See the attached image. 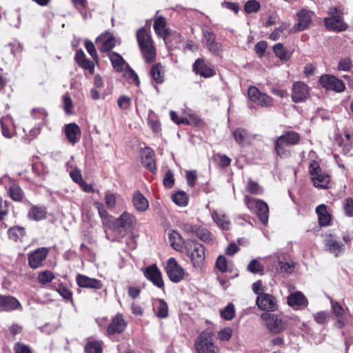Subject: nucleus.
I'll return each instance as SVG.
<instances>
[{
  "label": "nucleus",
  "mask_w": 353,
  "mask_h": 353,
  "mask_svg": "<svg viewBox=\"0 0 353 353\" xmlns=\"http://www.w3.org/2000/svg\"><path fill=\"white\" fill-rule=\"evenodd\" d=\"M136 38L144 60L147 63L154 61L156 50L148 30L145 27L139 29L136 33Z\"/></svg>",
  "instance_id": "nucleus-1"
},
{
  "label": "nucleus",
  "mask_w": 353,
  "mask_h": 353,
  "mask_svg": "<svg viewBox=\"0 0 353 353\" xmlns=\"http://www.w3.org/2000/svg\"><path fill=\"white\" fill-rule=\"evenodd\" d=\"M299 141L300 136L297 132L294 131L284 132L274 142V148L276 154L281 158H288L291 154L290 148L296 145Z\"/></svg>",
  "instance_id": "nucleus-2"
},
{
  "label": "nucleus",
  "mask_w": 353,
  "mask_h": 353,
  "mask_svg": "<svg viewBox=\"0 0 353 353\" xmlns=\"http://www.w3.org/2000/svg\"><path fill=\"white\" fill-rule=\"evenodd\" d=\"M244 203L252 212H255L263 225H266L269 218V208L268 204L261 199H256L248 195L244 196Z\"/></svg>",
  "instance_id": "nucleus-3"
},
{
  "label": "nucleus",
  "mask_w": 353,
  "mask_h": 353,
  "mask_svg": "<svg viewBox=\"0 0 353 353\" xmlns=\"http://www.w3.org/2000/svg\"><path fill=\"white\" fill-rule=\"evenodd\" d=\"M214 334L210 330L202 332L195 342V348L198 353H219V348L213 343Z\"/></svg>",
  "instance_id": "nucleus-4"
},
{
  "label": "nucleus",
  "mask_w": 353,
  "mask_h": 353,
  "mask_svg": "<svg viewBox=\"0 0 353 353\" xmlns=\"http://www.w3.org/2000/svg\"><path fill=\"white\" fill-rule=\"evenodd\" d=\"M187 255L190 258L194 267H201L205 261L204 247L194 240H188L185 243Z\"/></svg>",
  "instance_id": "nucleus-5"
},
{
  "label": "nucleus",
  "mask_w": 353,
  "mask_h": 353,
  "mask_svg": "<svg viewBox=\"0 0 353 353\" xmlns=\"http://www.w3.org/2000/svg\"><path fill=\"white\" fill-rule=\"evenodd\" d=\"M309 172L311 174V179L315 187L326 189L328 188L330 177L329 175L323 173L319 163L316 161H312L309 166Z\"/></svg>",
  "instance_id": "nucleus-6"
},
{
  "label": "nucleus",
  "mask_w": 353,
  "mask_h": 353,
  "mask_svg": "<svg viewBox=\"0 0 353 353\" xmlns=\"http://www.w3.org/2000/svg\"><path fill=\"white\" fill-rule=\"evenodd\" d=\"M165 271L168 278L173 283H179L185 275L184 269L172 257L168 260Z\"/></svg>",
  "instance_id": "nucleus-7"
},
{
  "label": "nucleus",
  "mask_w": 353,
  "mask_h": 353,
  "mask_svg": "<svg viewBox=\"0 0 353 353\" xmlns=\"http://www.w3.org/2000/svg\"><path fill=\"white\" fill-rule=\"evenodd\" d=\"M250 100L258 105L270 108L273 105V99L264 92H261L256 87L250 86L248 90Z\"/></svg>",
  "instance_id": "nucleus-8"
},
{
  "label": "nucleus",
  "mask_w": 353,
  "mask_h": 353,
  "mask_svg": "<svg viewBox=\"0 0 353 353\" xmlns=\"http://www.w3.org/2000/svg\"><path fill=\"white\" fill-rule=\"evenodd\" d=\"M261 318L265 321L268 329L273 334H279L285 327V323L276 314L265 312L261 314Z\"/></svg>",
  "instance_id": "nucleus-9"
},
{
  "label": "nucleus",
  "mask_w": 353,
  "mask_h": 353,
  "mask_svg": "<svg viewBox=\"0 0 353 353\" xmlns=\"http://www.w3.org/2000/svg\"><path fill=\"white\" fill-rule=\"evenodd\" d=\"M320 84L326 90L341 92L345 90V85L343 81L330 74H323L319 78Z\"/></svg>",
  "instance_id": "nucleus-10"
},
{
  "label": "nucleus",
  "mask_w": 353,
  "mask_h": 353,
  "mask_svg": "<svg viewBox=\"0 0 353 353\" xmlns=\"http://www.w3.org/2000/svg\"><path fill=\"white\" fill-rule=\"evenodd\" d=\"M256 305L259 308L263 311L274 312L278 309L276 299L272 294L261 293L256 299Z\"/></svg>",
  "instance_id": "nucleus-11"
},
{
  "label": "nucleus",
  "mask_w": 353,
  "mask_h": 353,
  "mask_svg": "<svg viewBox=\"0 0 353 353\" xmlns=\"http://www.w3.org/2000/svg\"><path fill=\"white\" fill-rule=\"evenodd\" d=\"M310 96L309 87L301 81L293 83L292 88V99L294 103L305 101Z\"/></svg>",
  "instance_id": "nucleus-12"
},
{
  "label": "nucleus",
  "mask_w": 353,
  "mask_h": 353,
  "mask_svg": "<svg viewBox=\"0 0 353 353\" xmlns=\"http://www.w3.org/2000/svg\"><path fill=\"white\" fill-rule=\"evenodd\" d=\"M325 250L338 257L345 251V245L334 234H327L324 240Z\"/></svg>",
  "instance_id": "nucleus-13"
},
{
  "label": "nucleus",
  "mask_w": 353,
  "mask_h": 353,
  "mask_svg": "<svg viewBox=\"0 0 353 353\" xmlns=\"http://www.w3.org/2000/svg\"><path fill=\"white\" fill-rule=\"evenodd\" d=\"M48 254V250L42 247L37 248L28 254V265L32 269H37L43 266Z\"/></svg>",
  "instance_id": "nucleus-14"
},
{
  "label": "nucleus",
  "mask_w": 353,
  "mask_h": 353,
  "mask_svg": "<svg viewBox=\"0 0 353 353\" xmlns=\"http://www.w3.org/2000/svg\"><path fill=\"white\" fill-rule=\"evenodd\" d=\"M143 274L148 281H151L157 288L161 289L164 288L161 272L156 264L147 267L143 271Z\"/></svg>",
  "instance_id": "nucleus-15"
},
{
  "label": "nucleus",
  "mask_w": 353,
  "mask_h": 353,
  "mask_svg": "<svg viewBox=\"0 0 353 353\" xmlns=\"http://www.w3.org/2000/svg\"><path fill=\"white\" fill-rule=\"evenodd\" d=\"M126 326L127 321L124 319L123 314H117L108 325L107 334L110 336L116 334H121L125 330Z\"/></svg>",
  "instance_id": "nucleus-16"
},
{
  "label": "nucleus",
  "mask_w": 353,
  "mask_h": 353,
  "mask_svg": "<svg viewBox=\"0 0 353 353\" xmlns=\"http://www.w3.org/2000/svg\"><path fill=\"white\" fill-rule=\"evenodd\" d=\"M96 43L99 46V48L101 52H110L115 46L116 40L112 33L106 32L97 38Z\"/></svg>",
  "instance_id": "nucleus-17"
},
{
  "label": "nucleus",
  "mask_w": 353,
  "mask_h": 353,
  "mask_svg": "<svg viewBox=\"0 0 353 353\" xmlns=\"http://www.w3.org/2000/svg\"><path fill=\"white\" fill-rule=\"evenodd\" d=\"M137 224V219L136 217L128 212H124L121 214V215L114 222H112V226L114 225L116 228H123L125 229H132Z\"/></svg>",
  "instance_id": "nucleus-18"
},
{
  "label": "nucleus",
  "mask_w": 353,
  "mask_h": 353,
  "mask_svg": "<svg viewBox=\"0 0 353 353\" xmlns=\"http://www.w3.org/2000/svg\"><path fill=\"white\" fill-rule=\"evenodd\" d=\"M22 309L19 301L12 296L0 294V310L4 312H11L15 310Z\"/></svg>",
  "instance_id": "nucleus-19"
},
{
  "label": "nucleus",
  "mask_w": 353,
  "mask_h": 353,
  "mask_svg": "<svg viewBox=\"0 0 353 353\" xmlns=\"http://www.w3.org/2000/svg\"><path fill=\"white\" fill-rule=\"evenodd\" d=\"M8 196L14 201L21 202L25 198V194L19 186L12 179H9V183L8 186H6Z\"/></svg>",
  "instance_id": "nucleus-20"
},
{
  "label": "nucleus",
  "mask_w": 353,
  "mask_h": 353,
  "mask_svg": "<svg viewBox=\"0 0 353 353\" xmlns=\"http://www.w3.org/2000/svg\"><path fill=\"white\" fill-rule=\"evenodd\" d=\"M76 281L80 288L100 290L103 288V283L100 280L92 279L83 274H77Z\"/></svg>",
  "instance_id": "nucleus-21"
},
{
  "label": "nucleus",
  "mask_w": 353,
  "mask_h": 353,
  "mask_svg": "<svg viewBox=\"0 0 353 353\" xmlns=\"http://www.w3.org/2000/svg\"><path fill=\"white\" fill-rule=\"evenodd\" d=\"M192 70L196 74L204 78H210L215 74L213 69L205 64L204 59L200 58L195 61Z\"/></svg>",
  "instance_id": "nucleus-22"
},
{
  "label": "nucleus",
  "mask_w": 353,
  "mask_h": 353,
  "mask_svg": "<svg viewBox=\"0 0 353 353\" xmlns=\"http://www.w3.org/2000/svg\"><path fill=\"white\" fill-rule=\"evenodd\" d=\"M154 30L155 33L163 38L164 41L170 35L171 30L167 27L166 19L161 17H157L154 22Z\"/></svg>",
  "instance_id": "nucleus-23"
},
{
  "label": "nucleus",
  "mask_w": 353,
  "mask_h": 353,
  "mask_svg": "<svg viewBox=\"0 0 353 353\" xmlns=\"http://www.w3.org/2000/svg\"><path fill=\"white\" fill-rule=\"evenodd\" d=\"M211 216L216 225L223 230H228L231 227V221L228 216L222 211L214 210L211 212Z\"/></svg>",
  "instance_id": "nucleus-24"
},
{
  "label": "nucleus",
  "mask_w": 353,
  "mask_h": 353,
  "mask_svg": "<svg viewBox=\"0 0 353 353\" xmlns=\"http://www.w3.org/2000/svg\"><path fill=\"white\" fill-rule=\"evenodd\" d=\"M311 14V12L305 9H302L297 13L298 22L293 27L295 32H301L308 28L312 20Z\"/></svg>",
  "instance_id": "nucleus-25"
},
{
  "label": "nucleus",
  "mask_w": 353,
  "mask_h": 353,
  "mask_svg": "<svg viewBox=\"0 0 353 353\" xmlns=\"http://www.w3.org/2000/svg\"><path fill=\"white\" fill-rule=\"evenodd\" d=\"M141 162L143 166L152 172H154L156 169V163L154 161V152L149 148H145L141 152Z\"/></svg>",
  "instance_id": "nucleus-26"
},
{
  "label": "nucleus",
  "mask_w": 353,
  "mask_h": 353,
  "mask_svg": "<svg viewBox=\"0 0 353 353\" xmlns=\"http://www.w3.org/2000/svg\"><path fill=\"white\" fill-rule=\"evenodd\" d=\"M64 132L68 141L72 145L77 143L81 138L80 128L74 123L65 125Z\"/></svg>",
  "instance_id": "nucleus-27"
},
{
  "label": "nucleus",
  "mask_w": 353,
  "mask_h": 353,
  "mask_svg": "<svg viewBox=\"0 0 353 353\" xmlns=\"http://www.w3.org/2000/svg\"><path fill=\"white\" fill-rule=\"evenodd\" d=\"M203 42L213 54H219L221 50V45L215 41V35L212 32H204Z\"/></svg>",
  "instance_id": "nucleus-28"
},
{
  "label": "nucleus",
  "mask_w": 353,
  "mask_h": 353,
  "mask_svg": "<svg viewBox=\"0 0 353 353\" xmlns=\"http://www.w3.org/2000/svg\"><path fill=\"white\" fill-rule=\"evenodd\" d=\"M325 25L327 28L336 31H343L347 28V26L344 23L341 15L325 18Z\"/></svg>",
  "instance_id": "nucleus-29"
},
{
  "label": "nucleus",
  "mask_w": 353,
  "mask_h": 353,
  "mask_svg": "<svg viewBox=\"0 0 353 353\" xmlns=\"http://www.w3.org/2000/svg\"><path fill=\"white\" fill-rule=\"evenodd\" d=\"M132 204L135 210L139 212H145L149 208L148 199L139 190L133 194Z\"/></svg>",
  "instance_id": "nucleus-30"
},
{
  "label": "nucleus",
  "mask_w": 353,
  "mask_h": 353,
  "mask_svg": "<svg viewBox=\"0 0 353 353\" xmlns=\"http://www.w3.org/2000/svg\"><path fill=\"white\" fill-rule=\"evenodd\" d=\"M288 303L291 307L298 309L306 306L307 305V300L301 292H296L288 296Z\"/></svg>",
  "instance_id": "nucleus-31"
},
{
  "label": "nucleus",
  "mask_w": 353,
  "mask_h": 353,
  "mask_svg": "<svg viewBox=\"0 0 353 353\" xmlns=\"http://www.w3.org/2000/svg\"><path fill=\"white\" fill-rule=\"evenodd\" d=\"M153 311L156 316L160 319H165L168 316V306L166 302L161 299H157L153 302Z\"/></svg>",
  "instance_id": "nucleus-32"
},
{
  "label": "nucleus",
  "mask_w": 353,
  "mask_h": 353,
  "mask_svg": "<svg viewBox=\"0 0 353 353\" xmlns=\"http://www.w3.org/2000/svg\"><path fill=\"white\" fill-rule=\"evenodd\" d=\"M316 212L318 214L319 223L321 226H327L331 222V215L327 212V208L324 204H321L316 208Z\"/></svg>",
  "instance_id": "nucleus-33"
},
{
  "label": "nucleus",
  "mask_w": 353,
  "mask_h": 353,
  "mask_svg": "<svg viewBox=\"0 0 353 353\" xmlns=\"http://www.w3.org/2000/svg\"><path fill=\"white\" fill-rule=\"evenodd\" d=\"M150 74L157 83H162L164 81L165 70L160 63H156L152 67Z\"/></svg>",
  "instance_id": "nucleus-34"
},
{
  "label": "nucleus",
  "mask_w": 353,
  "mask_h": 353,
  "mask_svg": "<svg viewBox=\"0 0 353 353\" xmlns=\"http://www.w3.org/2000/svg\"><path fill=\"white\" fill-rule=\"evenodd\" d=\"M46 210L41 206H32L28 214L30 219L38 221L46 218Z\"/></svg>",
  "instance_id": "nucleus-35"
},
{
  "label": "nucleus",
  "mask_w": 353,
  "mask_h": 353,
  "mask_svg": "<svg viewBox=\"0 0 353 353\" xmlns=\"http://www.w3.org/2000/svg\"><path fill=\"white\" fill-rule=\"evenodd\" d=\"M109 59L112 63L113 68L117 72H121L123 70L125 61L123 57L117 52H110L108 53Z\"/></svg>",
  "instance_id": "nucleus-36"
},
{
  "label": "nucleus",
  "mask_w": 353,
  "mask_h": 353,
  "mask_svg": "<svg viewBox=\"0 0 353 353\" xmlns=\"http://www.w3.org/2000/svg\"><path fill=\"white\" fill-rule=\"evenodd\" d=\"M169 243L175 250L180 251L183 248V240L181 236L176 231H172L170 233Z\"/></svg>",
  "instance_id": "nucleus-37"
},
{
  "label": "nucleus",
  "mask_w": 353,
  "mask_h": 353,
  "mask_svg": "<svg viewBox=\"0 0 353 353\" xmlns=\"http://www.w3.org/2000/svg\"><path fill=\"white\" fill-rule=\"evenodd\" d=\"M245 190L251 194L261 195L263 192V188L252 179H248L245 185Z\"/></svg>",
  "instance_id": "nucleus-38"
},
{
  "label": "nucleus",
  "mask_w": 353,
  "mask_h": 353,
  "mask_svg": "<svg viewBox=\"0 0 353 353\" xmlns=\"http://www.w3.org/2000/svg\"><path fill=\"white\" fill-rule=\"evenodd\" d=\"M273 51L276 56L281 61H288L291 57V54L287 51L281 43L274 46Z\"/></svg>",
  "instance_id": "nucleus-39"
},
{
  "label": "nucleus",
  "mask_w": 353,
  "mask_h": 353,
  "mask_svg": "<svg viewBox=\"0 0 353 353\" xmlns=\"http://www.w3.org/2000/svg\"><path fill=\"white\" fill-rule=\"evenodd\" d=\"M233 137L236 142L241 145H243L249 140L247 130L241 128L236 129L233 132Z\"/></svg>",
  "instance_id": "nucleus-40"
},
{
  "label": "nucleus",
  "mask_w": 353,
  "mask_h": 353,
  "mask_svg": "<svg viewBox=\"0 0 353 353\" xmlns=\"http://www.w3.org/2000/svg\"><path fill=\"white\" fill-rule=\"evenodd\" d=\"M195 234L196 236L204 243H212L213 241V235L206 228H198L195 230Z\"/></svg>",
  "instance_id": "nucleus-41"
},
{
  "label": "nucleus",
  "mask_w": 353,
  "mask_h": 353,
  "mask_svg": "<svg viewBox=\"0 0 353 353\" xmlns=\"http://www.w3.org/2000/svg\"><path fill=\"white\" fill-rule=\"evenodd\" d=\"M172 199L179 206L184 207L188 205V198L184 192L180 191L172 194Z\"/></svg>",
  "instance_id": "nucleus-42"
},
{
  "label": "nucleus",
  "mask_w": 353,
  "mask_h": 353,
  "mask_svg": "<svg viewBox=\"0 0 353 353\" xmlns=\"http://www.w3.org/2000/svg\"><path fill=\"white\" fill-rule=\"evenodd\" d=\"M9 238L14 241H17L20 238L23 237L25 234V229L22 227H13L10 228L8 232Z\"/></svg>",
  "instance_id": "nucleus-43"
},
{
  "label": "nucleus",
  "mask_w": 353,
  "mask_h": 353,
  "mask_svg": "<svg viewBox=\"0 0 353 353\" xmlns=\"http://www.w3.org/2000/svg\"><path fill=\"white\" fill-rule=\"evenodd\" d=\"M247 270L253 274H263L264 267L258 260L253 259L249 263Z\"/></svg>",
  "instance_id": "nucleus-44"
},
{
  "label": "nucleus",
  "mask_w": 353,
  "mask_h": 353,
  "mask_svg": "<svg viewBox=\"0 0 353 353\" xmlns=\"http://www.w3.org/2000/svg\"><path fill=\"white\" fill-rule=\"evenodd\" d=\"M54 279V274L50 270H45L39 273L37 280L39 283L46 285Z\"/></svg>",
  "instance_id": "nucleus-45"
},
{
  "label": "nucleus",
  "mask_w": 353,
  "mask_h": 353,
  "mask_svg": "<svg viewBox=\"0 0 353 353\" xmlns=\"http://www.w3.org/2000/svg\"><path fill=\"white\" fill-rule=\"evenodd\" d=\"M261 8L260 3L256 0H249L248 1L243 7V10L245 13L251 14L253 12H257Z\"/></svg>",
  "instance_id": "nucleus-46"
},
{
  "label": "nucleus",
  "mask_w": 353,
  "mask_h": 353,
  "mask_svg": "<svg viewBox=\"0 0 353 353\" xmlns=\"http://www.w3.org/2000/svg\"><path fill=\"white\" fill-rule=\"evenodd\" d=\"M86 353H102V346L101 342L90 341L85 346Z\"/></svg>",
  "instance_id": "nucleus-47"
},
{
  "label": "nucleus",
  "mask_w": 353,
  "mask_h": 353,
  "mask_svg": "<svg viewBox=\"0 0 353 353\" xmlns=\"http://www.w3.org/2000/svg\"><path fill=\"white\" fill-rule=\"evenodd\" d=\"M8 47L10 48V50L11 53L14 55V57L17 58H19L21 57V54L23 50V47L21 43L14 41L13 42L10 43Z\"/></svg>",
  "instance_id": "nucleus-48"
},
{
  "label": "nucleus",
  "mask_w": 353,
  "mask_h": 353,
  "mask_svg": "<svg viewBox=\"0 0 353 353\" xmlns=\"http://www.w3.org/2000/svg\"><path fill=\"white\" fill-rule=\"evenodd\" d=\"M31 116L35 120H40L43 122L48 117L46 110L43 108H33L31 111Z\"/></svg>",
  "instance_id": "nucleus-49"
},
{
  "label": "nucleus",
  "mask_w": 353,
  "mask_h": 353,
  "mask_svg": "<svg viewBox=\"0 0 353 353\" xmlns=\"http://www.w3.org/2000/svg\"><path fill=\"white\" fill-rule=\"evenodd\" d=\"M234 305L229 303L225 309L221 312V315L225 320H232L234 316Z\"/></svg>",
  "instance_id": "nucleus-50"
},
{
  "label": "nucleus",
  "mask_w": 353,
  "mask_h": 353,
  "mask_svg": "<svg viewBox=\"0 0 353 353\" xmlns=\"http://www.w3.org/2000/svg\"><path fill=\"white\" fill-rule=\"evenodd\" d=\"M289 28V24L287 23H283L279 28H276L270 35V39L276 41L278 40L282 32L286 30Z\"/></svg>",
  "instance_id": "nucleus-51"
},
{
  "label": "nucleus",
  "mask_w": 353,
  "mask_h": 353,
  "mask_svg": "<svg viewBox=\"0 0 353 353\" xmlns=\"http://www.w3.org/2000/svg\"><path fill=\"white\" fill-rule=\"evenodd\" d=\"M131 103V98L125 95L119 97L117 100L118 106L123 110H128L130 108Z\"/></svg>",
  "instance_id": "nucleus-52"
},
{
  "label": "nucleus",
  "mask_w": 353,
  "mask_h": 353,
  "mask_svg": "<svg viewBox=\"0 0 353 353\" xmlns=\"http://www.w3.org/2000/svg\"><path fill=\"white\" fill-rule=\"evenodd\" d=\"M84 46L86 50L92 57L93 60L96 62H98V55L94 43L90 41L86 40L85 41Z\"/></svg>",
  "instance_id": "nucleus-53"
},
{
  "label": "nucleus",
  "mask_w": 353,
  "mask_h": 353,
  "mask_svg": "<svg viewBox=\"0 0 353 353\" xmlns=\"http://www.w3.org/2000/svg\"><path fill=\"white\" fill-rule=\"evenodd\" d=\"M105 203L108 209H113L116 205V196L115 194L107 192L105 194Z\"/></svg>",
  "instance_id": "nucleus-54"
},
{
  "label": "nucleus",
  "mask_w": 353,
  "mask_h": 353,
  "mask_svg": "<svg viewBox=\"0 0 353 353\" xmlns=\"http://www.w3.org/2000/svg\"><path fill=\"white\" fill-rule=\"evenodd\" d=\"M343 210L347 216H353V199L347 198L344 200Z\"/></svg>",
  "instance_id": "nucleus-55"
},
{
  "label": "nucleus",
  "mask_w": 353,
  "mask_h": 353,
  "mask_svg": "<svg viewBox=\"0 0 353 353\" xmlns=\"http://www.w3.org/2000/svg\"><path fill=\"white\" fill-rule=\"evenodd\" d=\"M13 350L14 353H32L31 348L20 342H17L14 345Z\"/></svg>",
  "instance_id": "nucleus-56"
},
{
  "label": "nucleus",
  "mask_w": 353,
  "mask_h": 353,
  "mask_svg": "<svg viewBox=\"0 0 353 353\" xmlns=\"http://www.w3.org/2000/svg\"><path fill=\"white\" fill-rule=\"evenodd\" d=\"M99 214L102 219V222L105 228H112V221L110 217L108 216V212L104 209H99Z\"/></svg>",
  "instance_id": "nucleus-57"
},
{
  "label": "nucleus",
  "mask_w": 353,
  "mask_h": 353,
  "mask_svg": "<svg viewBox=\"0 0 353 353\" xmlns=\"http://www.w3.org/2000/svg\"><path fill=\"white\" fill-rule=\"evenodd\" d=\"M232 335V330L230 327H226L220 330L218 333L219 339L221 341H229Z\"/></svg>",
  "instance_id": "nucleus-58"
},
{
  "label": "nucleus",
  "mask_w": 353,
  "mask_h": 353,
  "mask_svg": "<svg viewBox=\"0 0 353 353\" xmlns=\"http://www.w3.org/2000/svg\"><path fill=\"white\" fill-rule=\"evenodd\" d=\"M352 61L350 58L345 57L341 59L339 63L338 68L339 70L348 71L351 69Z\"/></svg>",
  "instance_id": "nucleus-59"
},
{
  "label": "nucleus",
  "mask_w": 353,
  "mask_h": 353,
  "mask_svg": "<svg viewBox=\"0 0 353 353\" xmlns=\"http://www.w3.org/2000/svg\"><path fill=\"white\" fill-rule=\"evenodd\" d=\"M70 176L72 178V179L73 180V181H74L75 183H77L78 184L81 181H83L81 170L79 168H77V167H74L70 171Z\"/></svg>",
  "instance_id": "nucleus-60"
},
{
  "label": "nucleus",
  "mask_w": 353,
  "mask_h": 353,
  "mask_svg": "<svg viewBox=\"0 0 353 353\" xmlns=\"http://www.w3.org/2000/svg\"><path fill=\"white\" fill-rule=\"evenodd\" d=\"M79 66L83 68L85 70H88L91 74L94 72V65L93 62L90 61L89 59H83L81 61V63L79 64Z\"/></svg>",
  "instance_id": "nucleus-61"
},
{
  "label": "nucleus",
  "mask_w": 353,
  "mask_h": 353,
  "mask_svg": "<svg viewBox=\"0 0 353 353\" xmlns=\"http://www.w3.org/2000/svg\"><path fill=\"white\" fill-rule=\"evenodd\" d=\"M267 47H268L267 42H265L264 41H261L258 42L255 45L254 50H255L256 53L260 57H261L263 55Z\"/></svg>",
  "instance_id": "nucleus-62"
},
{
  "label": "nucleus",
  "mask_w": 353,
  "mask_h": 353,
  "mask_svg": "<svg viewBox=\"0 0 353 353\" xmlns=\"http://www.w3.org/2000/svg\"><path fill=\"white\" fill-rule=\"evenodd\" d=\"M216 268L222 272L227 270V260L225 256H219L216 262Z\"/></svg>",
  "instance_id": "nucleus-63"
},
{
  "label": "nucleus",
  "mask_w": 353,
  "mask_h": 353,
  "mask_svg": "<svg viewBox=\"0 0 353 353\" xmlns=\"http://www.w3.org/2000/svg\"><path fill=\"white\" fill-rule=\"evenodd\" d=\"M331 304L334 314L337 317H341L344 314V310L342 305L336 301H331Z\"/></svg>",
  "instance_id": "nucleus-64"
}]
</instances>
